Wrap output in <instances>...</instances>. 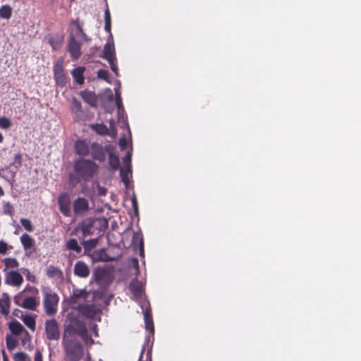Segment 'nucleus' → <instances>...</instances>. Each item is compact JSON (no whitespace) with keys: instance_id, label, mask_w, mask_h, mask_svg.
Returning <instances> with one entry per match:
<instances>
[{"instance_id":"nucleus-1","label":"nucleus","mask_w":361,"mask_h":361,"mask_svg":"<svg viewBox=\"0 0 361 361\" xmlns=\"http://www.w3.org/2000/svg\"><path fill=\"white\" fill-rule=\"evenodd\" d=\"M99 165L92 159L80 158L75 161L73 171L70 173L68 180L73 187L81 182L90 181L99 173Z\"/></svg>"},{"instance_id":"nucleus-2","label":"nucleus","mask_w":361,"mask_h":361,"mask_svg":"<svg viewBox=\"0 0 361 361\" xmlns=\"http://www.w3.org/2000/svg\"><path fill=\"white\" fill-rule=\"evenodd\" d=\"M75 335L79 336L87 344H92L94 342L91 336L88 335L85 322L75 316H71L68 317V323L66 325L64 336L68 338V336Z\"/></svg>"},{"instance_id":"nucleus-3","label":"nucleus","mask_w":361,"mask_h":361,"mask_svg":"<svg viewBox=\"0 0 361 361\" xmlns=\"http://www.w3.org/2000/svg\"><path fill=\"white\" fill-rule=\"evenodd\" d=\"M65 353L71 361H79L84 355L82 345L75 339L63 337Z\"/></svg>"},{"instance_id":"nucleus-4","label":"nucleus","mask_w":361,"mask_h":361,"mask_svg":"<svg viewBox=\"0 0 361 361\" xmlns=\"http://www.w3.org/2000/svg\"><path fill=\"white\" fill-rule=\"evenodd\" d=\"M43 306L45 313L50 317L54 316L58 310L59 295L53 290L46 288L43 290Z\"/></svg>"},{"instance_id":"nucleus-5","label":"nucleus","mask_w":361,"mask_h":361,"mask_svg":"<svg viewBox=\"0 0 361 361\" xmlns=\"http://www.w3.org/2000/svg\"><path fill=\"white\" fill-rule=\"evenodd\" d=\"M97 220H92L90 219H85L80 223L71 233V235H77L79 232L82 233V236L79 237L80 239H85L86 237L94 234V224Z\"/></svg>"},{"instance_id":"nucleus-6","label":"nucleus","mask_w":361,"mask_h":361,"mask_svg":"<svg viewBox=\"0 0 361 361\" xmlns=\"http://www.w3.org/2000/svg\"><path fill=\"white\" fill-rule=\"evenodd\" d=\"M112 146L104 147L102 144L94 142L91 144L90 153L93 161L104 162L106 160V154Z\"/></svg>"},{"instance_id":"nucleus-7","label":"nucleus","mask_w":361,"mask_h":361,"mask_svg":"<svg viewBox=\"0 0 361 361\" xmlns=\"http://www.w3.org/2000/svg\"><path fill=\"white\" fill-rule=\"evenodd\" d=\"M45 331L47 339L58 340L60 338L59 324L56 319H49L45 323Z\"/></svg>"},{"instance_id":"nucleus-8","label":"nucleus","mask_w":361,"mask_h":361,"mask_svg":"<svg viewBox=\"0 0 361 361\" xmlns=\"http://www.w3.org/2000/svg\"><path fill=\"white\" fill-rule=\"evenodd\" d=\"M54 76L56 84L60 87H64L66 85V77L64 73L63 61L58 60L54 66Z\"/></svg>"},{"instance_id":"nucleus-9","label":"nucleus","mask_w":361,"mask_h":361,"mask_svg":"<svg viewBox=\"0 0 361 361\" xmlns=\"http://www.w3.org/2000/svg\"><path fill=\"white\" fill-rule=\"evenodd\" d=\"M75 309L85 317L92 319L97 314L100 313V310L94 304L79 305Z\"/></svg>"},{"instance_id":"nucleus-10","label":"nucleus","mask_w":361,"mask_h":361,"mask_svg":"<svg viewBox=\"0 0 361 361\" xmlns=\"http://www.w3.org/2000/svg\"><path fill=\"white\" fill-rule=\"evenodd\" d=\"M68 51L73 60H78L82 55L81 44L73 36H71L68 40Z\"/></svg>"},{"instance_id":"nucleus-11","label":"nucleus","mask_w":361,"mask_h":361,"mask_svg":"<svg viewBox=\"0 0 361 361\" xmlns=\"http://www.w3.org/2000/svg\"><path fill=\"white\" fill-rule=\"evenodd\" d=\"M74 150L78 155L87 157L90 153L91 145L85 140H77L74 143Z\"/></svg>"},{"instance_id":"nucleus-12","label":"nucleus","mask_w":361,"mask_h":361,"mask_svg":"<svg viewBox=\"0 0 361 361\" xmlns=\"http://www.w3.org/2000/svg\"><path fill=\"white\" fill-rule=\"evenodd\" d=\"M60 212L66 216L71 215V200L66 193L61 195L58 198Z\"/></svg>"},{"instance_id":"nucleus-13","label":"nucleus","mask_w":361,"mask_h":361,"mask_svg":"<svg viewBox=\"0 0 361 361\" xmlns=\"http://www.w3.org/2000/svg\"><path fill=\"white\" fill-rule=\"evenodd\" d=\"M102 57L107 61H116L115 48L113 40H108L104 44Z\"/></svg>"},{"instance_id":"nucleus-14","label":"nucleus","mask_w":361,"mask_h":361,"mask_svg":"<svg viewBox=\"0 0 361 361\" xmlns=\"http://www.w3.org/2000/svg\"><path fill=\"white\" fill-rule=\"evenodd\" d=\"M73 272L80 278H87L89 276L90 271L87 264L82 261H78L74 266Z\"/></svg>"},{"instance_id":"nucleus-15","label":"nucleus","mask_w":361,"mask_h":361,"mask_svg":"<svg viewBox=\"0 0 361 361\" xmlns=\"http://www.w3.org/2000/svg\"><path fill=\"white\" fill-rule=\"evenodd\" d=\"M89 208L87 200L84 197H78L73 203V210L75 214H81L87 212Z\"/></svg>"},{"instance_id":"nucleus-16","label":"nucleus","mask_w":361,"mask_h":361,"mask_svg":"<svg viewBox=\"0 0 361 361\" xmlns=\"http://www.w3.org/2000/svg\"><path fill=\"white\" fill-rule=\"evenodd\" d=\"M23 281V278L20 273L16 271H11L6 274V283L13 286H20Z\"/></svg>"},{"instance_id":"nucleus-17","label":"nucleus","mask_w":361,"mask_h":361,"mask_svg":"<svg viewBox=\"0 0 361 361\" xmlns=\"http://www.w3.org/2000/svg\"><path fill=\"white\" fill-rule=\"evenodd\" d=\"M24 250L26 252V255L29 257H33L36 255L35 240L26 233H24Z\"/></svg>"},{"instance_id":"nucleus-18","label":"nucleus","mask_w":361,"mask_h":361,"mask_svg":"<svg viewBox=\"0 0 361 361\" xmlns=\"http://www.w3.org/2000/svg\"><path fill=\"white\" fill-rule=\"evenodd\" d=\"M88 293L85 290L75 288L73 290V294L71 295L69 302L73 308H76L74 305L78 302L79 299H86Z\"/></svg>"},{"instance_id":"nucleus-19","label":"nucleus","mask_w":361,"mask_h":361,"mask_svg":"<svg viewBox=\"0 0 361 361\" xmlns=\"http://www.w3.org/2000/svg\"><path fill=\"white\" fill-rule=\"evenodd\" d=\"M123 162L124 167L121 169L120 174L123 181L126 182V176L127 177L128 173L130 172L131 154L130 152H128L126 155L123 158Z\"/></svg>"},{"instance_id":"nucleus-20","label":"nucleus","mask_w":361,"mask_h":361,"mask_svg":"<svg viewBox=\"0 0 361 361\" xmlns=\"http://www.w3.org/2000/svg\"><path fill=\"white\" fill-rule=\"evenodd\" d=\"M80 96L90 106L94 107L97 105V97L93 92L84 90L80 92Z\"/></svg>"},{"instance_id":"nucleus-21","label":"nucleus","mask_w":361,"mask_h":361,"mask_svg":"<svg viewBox=\"0 0 361 361\" xmlns=\"http://www.w3.org/2000/svg\"><path fill=\"white\" fill-rule=\"evenodd\" d=\"M10 298L6 293H3L0 297V312L7 316L9 313Z\"/></svg>"},{"instance_id":"nucleus-22","label":"nucleus","mask_w":361,"mask_h":361,"mask_svg":"<svg viewBox=\"0 0 361 361\" xmlns=\"http://www.w3.org/2000/svg\"><path fill=\"white\" fill-rule=\"evenodd\" d=\"M39 305V297L27 296L24 298V309L35 310Z\"/></svg>"},{"instance_id":"nucleus-23","label":"nucleus","mask_w":361,"mask_h":361,"mask_svg":"<svg viewBox=\"0 0 361 361\" xmlns=\"http://www.w3.org/2000/svg\"><path fill=\"white\" fill-rule=\"evenodd\" d=\"M145 329L149 333L154 334V327L150 309H147L144 312Z\"/></svg>"},{"instance_id":"nucleus-24","label":"nucleus","mask_w":361,"mask_h":361,"mask_svg":"<svg viewBox=\"0 0 361 361\" xmlns=\"http://www.w3.org/2000/svg\"><path fill=\"white\" fill-rule=\"evenodd\" d=\"M85 71V67L79 66L74 68L72 71V75L75 82L79 85H82L84 83V72Z\"/></svg>"},{"instance_id":"nucleus-25","label":"nucleus","mask_w":361,"mask_h":361,"mask_svg":"<svg viewBox=\"0 0 361 361\" xmlns=\"http://www.w3.org/2000/svg\"><path fill=\"white\" fill-rule=\"evenodd\" d=\"M46 274L50 279H62L63 277L62 271L52 265L47 267Z\"/></svg>"},{"instance_id":"nucleus-26","label":"nucleus","mask_w":361,"mask_h":361,"mask_svg":"<svg viewBox=\"0 0 361 361\" xmlns=\"http://www.w3.org/2000/svg\"><path fill=\"white\" fill-rule=\"evenodd\" d=\"M109 155V164L114 170H117L120 166V161L118 157L114 153V148L111 147L107 154Z\"/></svg>"},{"instance_id":"nucleus-27","label":"nucleus","mask_w":361,"mask_h":361,"mask_svg":"<svg viewBox=\"0 0 361 361\" xmlns=\"http://www.w3.org/2000/svg\"><path fill=\"white\" fill-rule=\"evenodd\" d=\"M66 248L68 250L75 252L76 254H80L82 247L75 238H70L66 243Z\"/></svg>"},{"instance_id":"nucleus-28","label":"nucleus","mask_w":361,"mask_h":361,"mask_svg":"<svg viewBox=\"0 0 361 361\" xmlns=\"http://www.w3.org/2000/svg\"><path fill=\"white\" fill-rule=\"evenodd\" d=\"M11 335L19 336L23 332V326L20 322L13 320L8 324Z\"/></svg>"},{"instance_id":"nucleus-29","label":"nucleus","mask_w":361,"mask_h":361,"mask_svg":"<svg viewBox=\"0 0 361 361\" xmlns=\"http://www.w3.org/2000/svg\"><path fill=\"white\" fill-rule=\"evenodd\" d=\"M129 289L134 296L140 297L142 295V286L138 281H133L129 285Z\"/></svg>"},{"instance_id":"nucleus-30","label":"nucleus","mask_w":361,"mask_h":361,"mask_svg":"<svg viewBox=\"0 0 361 361\" xmlns=\"http://www.w3.org/2000/svg\"><path fill=\"white\" fill-rule=\"evenodd\" d=\"M6 346L9 350H13L19 343L18 336L8 334L6 338Z\"/></svg>"},{"instance_id":"nucleus-31","label":"nucleus","mask_w":361,"mask_h":361,"mask_svg":"<svg viewBox=\"0 0 361 361\" xmlns=\"http://www.w3.org/2000/svg\"><path fill=\"white\" fill-rule=\"evenodd\" d=\"M37 314H30V315H24V325H25L28 329L34 331L35 330V324Z\"/></svg>"},{"instance_id":"nucleus-32","label":"nucleus","mask_w":361,"mask_h":361,"mask_svg":"<svg viewBox=\"0 0 361 361\" xmlns=\"http://www.w3.org/2000/svg\"><path fill=\"white\" fill-rule=\"evenodd\" d=\"M92 129L100 135H106L109 134V130L104 123H96L92 125Z\"/></svg>"},{"instance_id":"nucleus-33","label":"nucleus","mask_w":361,"mask_h":361,"mask_svg":"<svg viewBox=\"0 0 361 361\" xmlns=\"http://www.w3.org/2000/svg\"><path fill=\"white\" fill-rule=\"evenodd\" d=\"M139 244L140 247V254L141 256L144 255V242L143 239L141 237L140 234L138 233H134L132 240V244L135 245L136 243Z\"/></svg>"},{"instance_id":"nucleus-34","label":"nucleus","mask_w":361,"mask_h":361,"mask_svg":"<svg viewBox=\"0 0 361 361\" xmlns=\"http://www.w3.org/2000/svg\"><path fill=\"white\" fill-rule=\"evenodd\" d=\"M71 111L75 114L82 113V104L75 97H73L71 104Z\"/></svg>"},{"instance_id":"nucleus-35","label":"nucleus","mask_w":361,"mask_h":361,"mask_svg":"<svg viewBox=\"0 0 361 361\" xmlns=\"http://www.w3.org/2000/svg\"><path fill=\"white\" fill-rule=\"evenodd\" d=\"M99 239L98 238H93L87 240H83L82 242V245L84 246L85 249L87 250H92L96 246L98 245Z\"/></svg>"},{"instance_id":"nucleus-36","label":"nucleus","mask_w":361,"mask_h":361,"mask_svg":"<svg viewBox=\"0 0 361 361\" xmlns=\"http://www.w3.org/2000/svg\"><path fill=\"white\" fill-rule=\"evenodd\" d=\"M49 44L51 46L53 49H59L62 46V39L60 37H51L49 39Z\"/></svg>"},{"instance_id":"nucleus-37","label":"nucleus","mask_w":361,"mask_h":361,"mask_svg":"<svg viewBox=\"0 0 361 361\" xmlns=\"http://www.w3.org/2000/svg\"><path fill=\"white\" fill-rule=\"evenodd\" d=\"M11 16V8L8 6H3L0 8V17L5 19L10 18Z\"/></svg>"},{"instance_id":"nucleus-38","label":"nucleus","mask_w":361,"mask_h":361,"mask_svg":"<svg viewBox=\"0 0 361 361\" xmlns=\"http://www.w3.org/2000/svg\"><path fill=\"white\" fill-rule=\"evenodd\" d=\"M4 262L6 268H16L19 266L18 262L14 258H6Z\"/></svg>"},{"instance_id":"nucleus-39","label":"nucleus","mask_w":361,"mask_h":361,"mask_svg":"<svg viewBox=\"0 0 361 361\" xmlns=\"http://www.w3.org/2000/svg\"><path fill=\"white\" fill-rule=\"evenodd\" d=\"M73 23H74L76 27H77V30L78 32V33L80 34V35L81 36V37L82 38V39L84 41H89L90 39L88 38V37L86 35V34L84 32L82 28V26L80 25L78 20H74L73 22Z\"/></svg>"},{"instance_id":"nucleus-40","label":"nucleus","mask_w":361,"mask_h":361,"mask_svg":"<svg viewBox=\"0 0 361 361\" xmlns=\"http://www.w3.org/2000/svg\"><path fill=\"white\" fill-rule=\"evenodd\" d=\"M25 292L30 293L32 295V296H36L37 298L39 297V290L35 286L27 285L24 288V293H25Z\"/></svg>"},{"instance_id":"nucleus-41","label":"nucleus","mask_w":361,"mask_h":361,"mask_svg":"<svg viewBox=\"0 0 361 361\" xmlns=\"http://www.w3.org/2000/svg\"><path fill=\"white\" fill-rule=\"evenodd\" d=\"M11 126V121L6 118V117H1L0 118V128L1 129L6 130L9 128Z\"/></svg>"},{"instance_id":"nucleus-42","label":"nucleus","mask_w":361,"mask_h":361,"mask_svg":"<svg viewBox=\"0 0 361 361\" xmlns=\"http://www.w3.org/2000/svg\"><path fill=\"white\" fill-rule=\"evenodd\" d=\"M97 77L109 82V72L104 69H100L97 71Z\"/></svg>"},{"instance_id":"nucleus-43","label":"nucleus","mask_w":361,"mask_h":361,"mask_svg":"<svg viewBox=\"0 0 361 361\" xmlns=\"http://www.w3.org/2000/svg\"><path fill=\"white\" fill-rule=\"evenodd\" d=\"M24 272H27L26 274V278L27 279L32 283H37L36 276L31 274L27 269H24Z\"/></svg>"},{"instance_id":"nucleus-44","label":"nucleus","mask_w":361,"mask_h":361,"mask_svg":"<svg viewBox=\"0 0 361 361\" xmlns=\"http://www.w3.org/2000/svg\"><path fill=\"white\" fill-rule=\"evenodd\" d=\"M109 65H110V67H111V69L112 70V71L117 75H118V66L116 65V61H108Z\"/></svg>"},{"instance_id":"nucleus-45","label":"nucleus","mask_w":361,"mask_h":361,"mask_svg":"<svg viewBox=\"0 0 361 361\" xmlns=\"http://www.w3.org/2000/svg\"><path fill=\"white\" fill-rule=\"evenodd\" d=\"M8 245L3 240L0 241V254L4 255L8 249Z\"/></svg>"},{"instance_id":"nucleus-46","label":"nucleus","mask_w":361,"mask_h":361,"mask_svg":"<svg viewBox=\"0 0 361 361\" xmlns=\"http://www.w3.org/2000/svg\"><path fill=\"white\" fill-rule=\"evenodd\" d=\"M24 229L30 232L32 231L33 230V227L31 224V222L25 219H24Z\"/></svg>"},{"instance_id":"nucleus-47","label":"nucleus","mask_w":361,"mask_h":361,"mask_svg":"<svg viewBox=\"0 0 361 361\" xmlns=\"http://www.w3.org/2000/svg\"><path fill=\"white\" fill-rule=\"evenodd\" d=\"M111 22H106L104 25V29L106 32H109L110 37L109 38V40H113V37L111 32Z\"/></svg>"},{"instance_id":"nucleus-48","label":"nucleus","mask_w":361,"mask_h":361,"mask_svg":"<svg viewBox=\"0 0 361 361\" xmlns=\"http://www.w3.org/2000/svg\"><path fill=\"white\" fill-rule=\"evenodd\" d=\"M34 361H42V355L39 350H37L35 353Z\"/></svg>"},{"instance_id":"nucleus-49","label":"nucleus","mask_w":361,"mask_h":361,"mask_svg":"<svg viewBox=\"0 0 361 361\" xmlns=\"http://www.w3.org/2000/svg\"><path fill=\"white\" fill-rule=\"evenodd\" d=\"M104 21L106 22H111V14L109 8H107L104 11Z\"/></svg>"},{"instance_id":"nucleus-50","label":"nucleus","mask_w":361,"mask_h":361,"mask_svg":"<svg viewBox=\"0 0 361 361\" xmlns=\"http://www.w3.org/2000/svg\"><path fill=\"white\" fill-rule=\"evenodd\" d=\"M116 105L118 109V111H120V110L123 108V103L121 98H118V99H116Z\"/></svg>"},{"instance_id":"nucleus-51","label":"nucleus","mask_w":361,"mask_h":361,"mask_svg":"<svg viewBox=\"0 0 361 361\" xmlns=\"http://www.w3.org/2000/svg\"><path fill=\"white\" fill-rule=\"evenodd\" d=\"M15 361H23V352L17 353L14 356Z\"/></svg>"},{"instance_id":"nucleus-52","label":"nucleus","mask_w":361,"mask_h":361,"mask_svg":"<svg viewBox=\"0 0 361 361\" xmlns=\"http://www.w3.org/2000/svg\"><path fill=\"white\" fill-rule=\"evenodd\" d=\"M109 125H110V128H111V131L115 134L116 132V127H115V122L113 118L109 121Z\"/></svg>"},{"instance_id":"nucleus-53","label":"nucleus","mask_w":361,"mask_h":361,"mask_svg":"<svg viewBox=\"0 0 361 361\" xmlns=\"http://www.w3.org/2000/svg\"><path fill=\"white\" fill-rule=\"evenodd\" d=\"M132 204H133V208L135 209V212H137L138 206H137V200H136L135 197H133L132 198Z\"/></svg>"},{"instance_id":"nucleus-54","label":"nucleus","mask_w":361,"mask_h":361,"mask_svg":"<svg viewBox=\"0 0 361 361\" xmlns=\"http://www.w3.org/2000/svg\"><path fill=\"white\" fill-rule=\"evenodd\" d=\"M119 145L122 149L125 148L126 146V140L124 137L121 138L119 140Z\"/></svg>"},{"instance_id":"nucleus-55","label":"nucleus","mask_w":361,"mask_h":361,"mask_svg":"<svg viewBox=\"0 0 361 361\" xmlns=\"http://www.w3.org/2000/svg\"><path fill=\"white\" fill-rule=\"evenodd\" d=\"M13 314L19 317L20 319H23V313L21 312L20 310H15L13 312Z\"/></svg>"},{"instance_id":"nucleus-56","label":"nucleus","mask_w":361,"mask_h":361,"mask_svg":"<svg viewBox=\"0 0 361 361\" xmlns=\"http://www.w3.org/2000/svg\"><path fill=\"white\" fill-rule=\"evenodd\" d=\"M92 331L94 332V336H98V329H97V324H94L92 327Z\"/></svg>"},{"instance_id":"nucleus-57","label":"nucleus","mask_w":361,"mask_h":361,"mask_svg":"<svg viewBox=\"0 0 361 361\" xmlns=\"http://www.w3.org/2000/svg\"><path fill=\"white\" fill-rule=\"evenodd\" d=\"M99 195H104L106 194V190L104 188H101L99 189Z\"/></svg>"},{"instance_id":"nucleus-58","label":"nucleus","mask_w":361,"mask_h":361,"mask_svg":"<svg viewBox=\"0 0 361 361\" xmlns=\"http://www.w3.org/2000/svg\"><path fill=\"white\" fill-rule=\"evenodd\" d=\"M23 360L24 361H31L30 358L24 353V357H23Z\"/></svg>"},{"instance_id":"nucleus-59","label":"nucleus","mask_w":361,"mask_h":361,"mask_svg":"<svg viewBox=\"0 0 361 361\" xmlns=\"http://www.w3.org/2000/svg\"><path fill=\"white\" fill-rule=\"evenodd\" d=\"M118 98H121V93L118 91L116 92V99H118Z\"/></svg>"},{"instance_id":"nucleus-60","label":"nucleus","mask_w":361,"mask_h":361,"mask_svg":"<svg viewBox=\"0 0 361 361\" xmlns=\"http://www.w3.org/2000/svg\"><path fill=\"white\" fill-rule=\"evenodd\" d=\"M3 355H4L3 356L4 357V361H8V359L7 356L6 355V354L4 353Z\"/></svg>"},{"instance_id":"nucleus-61","label":"nucleus","mask_w":361,"mask_h":361,"mask_svg":"<svg viewBox=\"0 0 361 361\" xmlns=\"http://www.w3.org/2000/svg\"><path fill=\"white\" fill-rule=\"evenodd\" d=\"M4 190H3L2 188L0 186V196L4 195Z\"/></svg>"},{"instance_id":"nucleus-62","label":"nucleus","mask_w":361,"mask_h":361,"mask_svg":"<svg viewBox=\"0 0 361 361\" xmlns=\"http://www.w3.org/2000/svg\"><path fill=\"white\" fill-rule=\"evenodd\" d=\"M2 141H3V135L0 133V142H1Z\"/></svg>"},{"instance_id":"nucleus-63","label":"nucleus","mask_w":361,"mask_h":361,"mask_svg":"<svg viewBox=\"0 0 361 361\" xmlns=\"http://www.w3.org/2000/svg\"><path fill=\"white\" fill-rule=\"evenodd\" d=\"M134 262L138 266V261L137 259H133Z\"/></svg>"},{"instance_id":"nucleus-64","label":"nucleus","mask_w":361,"mask_h":361,"mask_svg":"<svg viewBox=\"0 0 361 361\" xmlns=\"http://www.w3.org/2000/svg\"><path fill=\"white\" fill-rule=\"evenodd\" d=\"M20 242L23 243V235L20 237Z\"/></svg>"}]
</instances>
